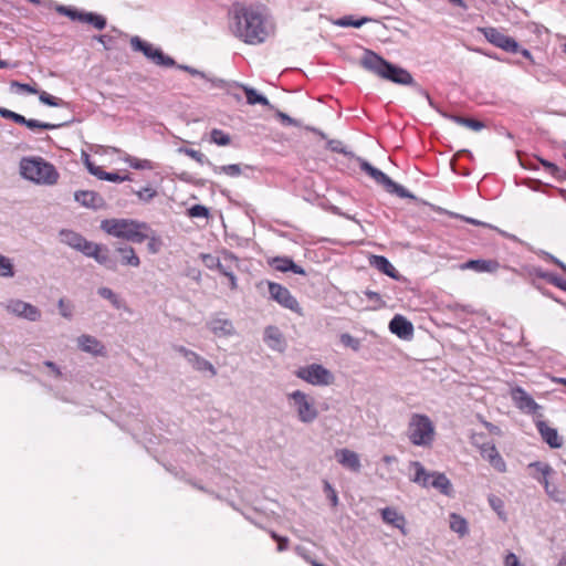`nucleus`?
Listing matches in <instances>:
<instances>
[{
    "label": "nucleus",
    "mask_w": 566,
    "mask_h": 566,
    "mask_svg": "<svg viewBox=\"0 0 566 566\" xmlns=\"http://www.w3.org/2000/svg\"><path fill=\"white\" fill-rule=\"evenodd\" d=\"M230 14V29L237 38L248 44H259L265 41L269 34L266 21L258 7L234 3Z\"/></svg>",
    "instance_id": "nucleus-1"
},
{
    "label": "nucleus",
    "mask_w": 566,
    "mask_h": 566,
    "mask_svg": "<svg viewBox=\"0 0 566 566\" xmlns=\"http://www.w3.org/2000/svg\"><path fill=\"white\" fill-rule=\"evenodd\" d=\"M360 64L366 70L392 83L400 85H412L415 83L412 75L407 70L389 63L371 51H366Z\"/></svg>",
    "instance_id": "nucleus-2"
},
{
    "label": "nucleus",
    "mask_w": 566,
    "mask_h": 566,
    "mask_svg": "<svg viewBox=\"0 0 566 566\" xmlns=\"http://www.w3.org/2000/svg\"><path fill=\"white\" fill-rule=\"evenodd\" d=\"M101 229L107 234L127 240L133 243H143L149 238L150 227L145 222L132 219H105L101 222Z\"/></svg>",
    "instance_id": "nucleus-3"
},
{
    "label": "nucleus",
    "mask_w": 566,
    "mask_h": 566,
    "mask_svg": "<svg viewBox=\"0 0 566 566\" xmlns=\"http://www.w3.org/2000/svg\"><path fill=\"white\" fill-rule=\"evenodd\" d=\"M20 174L38 185L52 186L59 180L56 168L41 157H24L20 161Z\"/></svg>",
    "instance_id": "nucleus-4"
},
{
    "label": "nucleus",
    "mask_w": 566,
    "mask_h": 566,
    "mask_svg": "<svg viewBox=\"0 0 566 566\" xmlns=\"http://www.w3.org/2000/svg\"><path fill=\"white\" fill-rule=\"evenodd\" d=\"M407 436L413 446L429 448L436 438V427L428 416L412 413L408 422Z\"/></svg>",
    "instance_id": "nucleus-5"
},
{
    "label": "nucleus",
    "mask_w": 566,
    "mask_h": 566,
    "mask_svg": "<svg viewBox=\"0 0 566 566\" xmlns=\"http://www.w3.org/2000/svg\"><path fill=\"white\" fill-rule=\"evenodd\" d=\"M287 399L295 409L301 422L312 423L318 417L314 398L304 391L295 390L287 395Z\"/></svg>",
    "instance_id": "nucleus-6"
},
{
    "label": "nucleus",
    "mask_w": 566,
    "mask_h": 566,
    "mask_svg": "<svg viewBox=\"0 0 566 566\" xmlns=\"http://www.w3.org/2000/svg\"><path fill=\"white\" fill-rule=\"evenodd\" d=\"M359 168L380 185L387 192L395 193L400 198H415L405 187L391 180L385 172L371 166L368 161L359 159Z\"/></svg>",
    "instance_id": "nucleus-7"
},
{
    "label": "nucleus",
    "mask_w": 566,
    "mask_h": 566,
    "mask_svg": "<svg viewBox=\"0 0 566 566\" xmlns=\"http://www.w3.org/2000/svg\"><path fill=\"white\" fill-rule=\"evenodd\" d=\"M295 376L313 386H328L335 380L334 375L319 364H311L300 367Z\"/></svg>",
    "instance_id": "nucleus-8"
},
{
    "label": "nucleus",
    "mask_w": 566,
    "mask_h": 566,
    "mask_svg": "<svg viewBox=\"0 0 566 566\" xmlns=\"http://www.w3.org/2000/svg\"><path fill=\"white\" fill-rule=\"evenodd\" d=\"M130 46L134 51L142 52L147 59L154 62L156 65L171 67L176 65L172 57L165 55L164 52L155 48L153 44L142 40L135 35L130 39Z\"/></svg>",
    "instance_id": "nucleus-9"
},
{
    "label": "nucleus",
    "mask_w": 566,
    "mask_h": 566,
    "mask_svg": "<svg viewBox=\"0 0 566 566\" xmlns=\"http://www.w3.org/2000/svg\"><path fill=\"white\" fill-rule=\"evenodd\" d=\"M511 398L517 409L522 412L532 415L534 419L543 418L539 406L522 387L516 386L511 390Z\"/></svg>",
    "instance_id": "nucleus-10"
},
{
    "label": "nucleus",
    "mask_w": 566,
    "mask_h": 566,
    "mask_svg": "<svg viewBox=\"0 0 566 566\" xmlns=\"http://www.w3.org/2000/svg\"><path fill=\"white\" fill-rule=\"evenodd\" d=\"M269 293L271 298L277 302L281 306L295 313H301L298 302L285 286L279 283L269 282Z\"/></svg>",
    "instance_id": "nucleus-11"
},
{
    "label": "nucleus",
    "mask_w": 566,
    "mask_h": 566,
    "mask_svg": "<svg viewBox=\"0 0 566 566\" xmlns=\"http://www.w3.org/2000/svg\"><path fill=\"white\" fill-rule=\"evenodd\" d=\"M6 310L18 317L25 318L30 322H36L41 318V311L36 306L22 300L13 298L8 301Z\"/></svg>",
    "instance_id": "nucleus-12"
},
{
    "label": "nucleus",
    "mask_w": 566,
    "mask_h": 566,
    "mask_svg": "<svg viewBox=\"0 0 566 566\" xmlns=\"http://www.w3.org/2000/svg\"><path fill=\"white\" fill-rule=\"evenodd\" d=\"M85 256L93 258L107 270H117V261L112 256L109 248L105 244L92 242L91 245L87 247Z\"/></svg>",
    "instance_id": "nucleus-13"
},
{
    "label": "nucleus",
    "mask_w": 566,
    "mask_h": 566,
    "mask_svg": "<svg viewBox=\"0 0 566 566\" xmlns=\"http://www.w3.org/2000/svg\"><path fill=\"white\" fill-rule=\"evenodd\" d=\"M485 39L493 45L511 53H517L520 45L511 36L506 35L502 31L495 28H485L483 30Z\"/></svg>",
    "instance_id": "nucleus-14"
},
{
    "label": "nucleus",
    "mask_w": 566,
    "mask_h": 566,
    "mask_svg": "<svg viewBox=\"0 0 566 566\" xmlns=\"http://www.w3.org/2000/svg\"><path fill=\"white\" fill-rule=\"evenodd\" d=\"M528 469H535L536 471H541V475L533 474V478L538 481L545 489V492L548 496L554 500H557L556 493L557 489L552 485L548 481V478L554 473L553 468L544 462H532L528 464Z\"/></svg>",
    "instance_id": "nucleus-15"
},
{
    "label": "nucleus",
    "mask_w": 566,
    "mask_h": 566,
    "mask_svg": "<svg viewBox=\"0 0 566 566\" xmlns=\"http://www.w3.org/2000/svg\"><path fill=\"white\" fill-rule=\"evenodd\" d=\"M534 423L543 441L551 448L559 449L563 447V438L558 434L557 430L552 428L543 418L534 419Z\"/></svg>",
    "instance_id": "nucleus-16"
},
{
    "label": "nucleus",
    "mask_w": 566,
    "mask_h": 566,
    "mask_svg": "<svg viewBox=\"0 0 566 566\" xmlns=\"http://www.w3.org/2000/svg\"><path fill=\"white\" fill-rule=\"evenodd\" d=\"M479 449L482 458L486 460L494 470L500 473L506 471V463L493 443H482L479 446Z\"/></svg>",
    "instance_id": "nucleus-17"
},
{
    "label": "nucleus",
    "mask_w": 566,
    "mask_h": 566,
    "mask_svg": "<svg viewBox=\"0 0 566 566\" xmlns=\"http://www.w3.org/2000/svg\"><path fill=\"white\" fill-rule=\"evenodd\" d=\"M77 345L81 350L92 354L93 356L105 357L107 355L104 344L92 335H81L77 338Z\"/></svg>",
    "instance_id": "nucleus-18"
},
{
    "label": "nucleus",
    "mask_w": 566,
    "mask_h": 566,
    "mask_svg": "<svg viewBox=\"0 0 566 566\" xmlns=\"http://www.w3.org/2000/svg\"><path fill=\"white\" fill-rule=\"evenodd\" d=\"M337 462L352 472H359L361 468L358 453L353 450L343 448L335 451Z\"/></svg>",
    "instance_id": "nucleus-19"
},
{
    "label": "nucleus",
    "mask_w": 566,
    "mask_h": 566,
    "mask_svg": "<svg viewBox=\"0 0 566 566\" xmlns=\"http://www.w3.org/2000/svg\"><path fill=\"white\" fill-rule=\"evenodd\" d=\"M501 268L499 261L489 259H480V260H469L462 264L459 265V269L464 270H472L479 273L486 272V273H495Z\"/></svg>",
    "instance_id": "nucleus-20"
},
{
    "label": "nucleus",
    "mask_w": 566,
    "mask_h": 566,
    "mask_svg": "<svg viewBox=\"0 0 566 566\" xmlns=\"http://www.w3.org/2000/svg\"><path fill=\"white\" fill-rule=\"evenodd\" d=\"M60 238L63 243L82 252L84 255L87 251V247L92 243V241L86 240L82 234L72 230H62Z\"/></svg>",
    "instance_id": "nucleus-21"
},
{
    "label": "nucleus",
    "mask_w": 566,
    "mask_h": 566,
    "mask_svg": "<svg viewBox=\"0 0 566 566\" xmlns=\"http://www.w3.org/2000/svg\"><path fill=\"white\" fill-rule=\"evenodd\" d=\"M263 340L273 350L284 352L286 348V342L282 332L276 326H268L264 329Z\"/></svg>",
    "instance_id": "nucleus-22"
},
{
    "label": "nucleus",
    "mask_w": 566,
    "mask_h": 566,
    "mask_svg": "<svg viewBox=\"0 0 566 566\" xmlns=\"http://www.w3.org/2000/svg\"><path fill=\"white\" fill-rule=\"evenodd\" d=\"M389 329L400 338H410L413 334L412 324L401 315H395L389 323Z\"/></svg>",
    "instance_id": "nucleus-23"
},
{
    "label": "nucleus",
    "mask_w": 566,
    "mask_h": 566,
    "mask_svg": "<svg viewBox=\"0 0 566 566\" xmlns=\"http://www.w3.org/2000/svg\"><path fill=\"white\" fill-rule=\"evenodd\" d=\"M75 200L86 208L99 209L104 206L103 197L92 190H80L74 195Z\"/></svg>",
    "instance_id": "nucleus-24"
},
{
    "label": "nucleus",
    "mask_w": 566,
    "mask_h": 566,
    "mask_svg": "<svg viewBox=\"0 0 566 566\" xmlns=\"http://www.w3.org/2000/svg\"><path fill=\"white\" fill-rule=\"evenodd\" d=\"M269 264L276 271L287 272L291 271L295 274L305 275V271L302 266L293 262L287 256H275L269 261Z\"/></svg>",
    "instance_id": "nucleus-25"
},
{
    "label": "nucleus",
    "mask_w": 566,
    "mask_h": 566,
    "mask_svg": "<svg viewBox=\"0 0 566 566\" xmlns=\"http://www.w3.org/2000/svg\"><path fill=\"white\" fill-rule=\"evenodd\" d=\"M188 363L192 366V368L197 371H208L212 377L217 375V369L214 366L207 360L206 358L201 357L197 353H192L190 355V358L188 359Z\"/></svg>",
    "instance_id": "nucleus-26"
},
{
    "label": "nucleus",
    "mask_w": 566,
    "mask_h": 566,
    "mask_svg": "<svg viewBox=\"0 0 566 566\" xmlns=\"http://www.w3.org/2000/svg\"><path fill=\"white\" fill-rule=\"evenodd\" d=\"M116 252L120 254V263L123 265L138 268L140 265V259L136 254L134 248L125 245L117 247Z\"/></svg>",
    "instance_id": "nucleus-27"
},
{
    "label": "nucleus",
    "mask_w": 566,
    "mask_h": 566,
    "mask_svg": "<svg viewBox=\"0 0 566 566\" xmlns=\"http://www.w3.org/2000/svg\"><path fill=\"white\" fill-rule=\"evenodd\" d=\"M411 467L415 469V476L412 481L423 488H428L432 481L433 472H428L418 461L411 462Z\"/></svg>",
    "instance_id": "nucleus-28"
},
{
    "label": "nucleus",
    "mask_w": 566,
    "mask_h": 566,
    "mask_svg": "<svg viewBox=\"0 0 566 566\" xmlns=\"http://www.w3.org/2000/svg\"><path fill=\"white\" fill-rule=\"evenodd\" d=\"M371 265L379 270L381 273L396 279L398 275L395 266L389 262V260L382 255H374L371 260Z\"/></svg>",
    "instance_id": "nucleus-29"
},
{
    "label": "nucleus",
    "mask_w": 566,
    "mask_h": 566,
    "mask_svg": "<svg viewBox=\"0 0 566 566\" xmlns=\"http://www.w3.org/2000/svg\"><path fill=\"white\" fill-rule=\"evenodd\" d=\"M240 87L243 90V92L245 94L248 104H250V105L261 104L263 106H268L270 109L274 108V106L270 104L269 99L265 96L259 94L256 90L249 87L247 85H243V84L240 85Z\"/></svg>",
    "instance_id": "nucleus-30"
},
{
    "label": "nucleus",
    "mask_w": 566,
    "mask_h": 566,
    "mask_svg": "<svg viewBox=\"0 0 566 566\" xmlns=\"http://www.w3.org/2000/svg\"><path fill=\"white\" fill-rule=\"evenodd\" d=\"M381 517L385 523L390 524L398 528H403V525L406 523L405 517L397 512L396 509L392 507H385L381 510Z\"/></svg>",
    "instance_id": "nucleus-31"
},
{
    "label": "nucleus",
    "mask_w": 566,
    "mask_h": 566,
    "mask_svg": "<svg viewBox=\"0 0 566 566\" xmlns=\"http://www.w3.org/2000/svg\"><path fill=\"white\" fill-rule=\"evenodd\" d=\"M210 331L217 336H227L232 334V323L228 319L214 318L209 323Z\"/></svg>",
    "instance_id": "nucleus-32"
},
{
    "label": "nucleus",
    "mask_w": 566,
    "mask_h": 566,
    "mask_svg": "<svg viewBox=\"0 0 566 566\" xmlns=\"http://www.w3.org/2000/svg\"><path fill=\"white\" fill-rule=\"evenodd\" d=\"M430 485L439 490L440 493L444 495H451L452 493V484L443 473L433 472V478Z\"/></svg>",
    "instance_id": "nucleus-33"
},
{
    "label": "nucleus",
    "mask_w": 566,
    "mask_h": 566,
    "mask_svg": "<svg viewBox=\"0 0 566 566\" xmlns=\"http://www.w3.org/2000/svg\"><path fill=\"white\" fill-rule=\"evenodd\" d=\"M81 22L92 24L97 30H103L106 27V18L93 12H83Z\"/></svg>",
    "instance_id": "nucleus-34"
},
{
    "label": "nucleus",
    "mask_w": 566,
    "mask_h": 566,
    "mask_svg": "<svg viewBox=\"0 0 566 566\" xmlns=\"http://www.w3.org/2000/svg\"><path fill=\"white\" fill-rule=\"evenodd\" d=\"M371 21L370 18H361V19H355L353 15H345V17H342L337 20H335L333 23L335 25H338V27H342V28H348V27H354V28H360L361 25H364L365 23Z\"/></svg>",
    "instance_id": "nucleus-35"
},
{
    "label": "nucleus",
    "mask_w": 566,
    "mask_h": 566,
    "mask_svg": "<svg viewBox=\"0 0 566 566\" xmlns=\"http://www.w3.org/2000/svg\"><path fill=\"white\" fill-rule=\"evenodd\" d=\"M450 528L458 533L460 536H464L468 533L467 521L457 513L450 514Z\"/></svg>",
    "instance_id": "nucleus-36"
},
{
    "label": "nucleus",
    "mask_w": 566,
    "mask_h": 566,
    "mask_svg": "<svg viewBox=\"0 0 566 566\" xmlns=\"http://www.w3.org/2000/svg\"><path fill=\"white\" fill-rule=\"evenodd\" d=\"M15 275L14 265L10 258L0 254V277L10 279Z\"/></svg>",
    "instance_id": "nucleus-37"
},
{
    "label": "nucleus",
    "mask_w": 566,
    "mask_h": 566,
    "mask_svg": "<svg viewBox=\"0 0 566 566\" xmlns=\"http://www.w3.org/2000/svg\"><path fill=\"white\" fill-rule=\"evenodd\" d=\"M212 167V171L214 174H226L230 177H238L242 174V169L240 165L231 164V165H224V166H216L210 165Z\"/></svg>",
    "instance_id": "nucleus-38"
},
{
    "label": "nucleus",
    "mask_w": 566,
    "mask_h": 566,
    "mask_svg": "<svg viewBox=\"0 0 566 566\" xmlns=\"http://www.w3.org/2000/svg\"><path fill=\"white\" fill-rule=\"evenodd\" d=\"M125 161L134 169H155V164L149 159H139L133 156H127L125 158Z\"/></svg>",
    "instance_id": "nucleus-39"
},
{
    "label": "nucleus",
    "mask_w": 566,
    "mask_h": 566,
    "mask_svg": "<svg viewBox=\"0 0 566 566\" xmlns=\"http://www.w3.org/2000/svg\"><path fill=\"white\" fill-rule=\"evenodd\" d=\"M210 142L219 146H228L231 143V138L223 130L213 128L210 133Z\"/></svg>",
    "instance_id": "nucleus-40"
},
{
    "label": "nucleus",
    "mask_w": 566,
    "mask_h": 566,
    "mask_svg": "<svg viewBox=\"0 0 566 566\" xmlns=\"http://www.w3.org/2000/svg\"><path fill=\"white\" fill-rule=\"evenodd\" d=\"M453 119L455 123L462 125V126H465L472 130H480L484 127V124L478 119H474V118H468V117H462V116H453Z\"/></svg>",
    "instance_id": "nucleus-41"
},
{
    "label": "nucleus",
    "mask_w": 566,
    "mask_h": 566,
    "mask_svg": "<svg viewBox=\"0 0 566 566\" xmlns=\"http://www.w3.org/2000/svg\"><path fill=\"white\" fill-rule=\"evenodd\" d=\"M93 175L96 176L101 180H107V181H112V182H122V181L129 179V177L127 175L120 176L116 172H106L104 170H98L97 172L93 171Z\"/></svg>",
    "instance_id": "nucleus-42"
},
{
    "label": "nucleus",
    "mask_w": 566,
    "mask_h": 566,
    "mask_svg": "<svg viewBox=\"0 0 566 566\" xmlns=\"http://www.w3.org/2000/svg\"><path fill=\"white\" fill-rule=\"evenodd\" d=\"M179 151L184 153L187 156H189L190 158H192L193 160H196L200 165H203V164L211 165V163L206 158V156L202 153H200L199 150H195L192 148L181 147V148H179Z\"/></svg>",
    "instance_id": "nucleus-43"
},
{
    "label": "nucleus",
    "mask_w": 566,
    "mask_h": 566,
    "mask_svg": "<svg viewBox=\"0 0 566 566\" xmlns=\"http://www.w3.org/2000/svg\"><path fill=\"white\" fill-rule=\"evenodd\" d=\"M97 293L101 297L108 300L114 307H120L119 297L109 287H99Z\"/></svg>",
    "instance_id": "nucleus-44"
},
{
    "label": "nucleus",
    "mask_w": 566,
    "mask_h": 566,
    "mask_svg": "<svg viewBox=\"0 0 566 566\" xmlns=\"http://www.w3.org/2000/svg\"><path fill=\"white\" fill-rule=\"evenodd\" d=\"M11 88H15L18 93H28V94H39V90L36 84L30 85L25 83H20L18 81H11Z\"/></svg>",
    "instance_id": "nucleus-45"
},
{
    "label": "nucleus",
    "mask_w": 566,
    "mask_h": 566,
    "mask_svg": "<svg viewBox=\"0 0 566 566\" xmlns=\"http://www.w3.org/2000/svg\"><path fill=\"white\" fill-rule=\"evenodd\" d=\"M40 101L49 106H63L65 102L59 97L52 96L46 92H39Z\"/></svg>",
    "instance_id": "nucleus-46"
},
{
    "label": "nucleus",
    "mask_w": 566,
    "mask_h": 566,
    "mask_svg": "<svg viewBox=\"0 0 566 566\" xmlns=\"http://www.w3.org/2000/svg\"><path fill=\"white\" fill-rule=\"evenodd\" d=\"M22 125H25L28 128H30L32 130H34V129H54L57 127L56 125L40 122L36 119H27V123H22Z\"/></svg>",
    "instance_id": "nucleus-47"
},
{
    "label": "nucleus",
    "mask_w": 566,
    "mask_h": 566,
    "mask_svg": "<svg viewBox=\"0 0 566 566\" xmlns=\"http://www.w3.org/2000/svg\"><path fill=\"white\" fill-rule=\"evenodd\" d=\"M56 10L59 13L66 15L72 20H77V21H81V17L83 13V11H78L76 9H73L70 7H64V6H60Z\"/></svg>",
    "instance_id": "nucleus-48"
},
{
    "label": "nucleus",
    "mask_w": 566,
    "mask_h": 566,
    "mask_svg": "<svg viewBox=\"0 0 566 566\" xmlns=\"http://www.w3.org/2000/svg\"><path fill=\"white\" fill-rule=\"evenodd\" d=\"M0 115L3 117V118H7V119H11L13 120L14 123L17 124H20L22 125V123H27V118L18 113H14L10 109H7V108H2L0 111Z\"/></svg>",
    "instance_id": "nucleus-49"
},
{
    "label": "nucleus",
    "mask_w": 566,
    "mask_h": 566,
    "mask_svg": "<svg viewBox=\"0 0 566 566\" xmlns=\"http://www.w3.org/2000/svg\"><path fill=\"white\" fill-rule=\"evenodd\" d=\"M94 39L102 43L105 50H113L116 48V40L109 34L95 35Z\"/></svg>",
    "instance_id": "nucleus-50"
},
{
    "label": "nucleus",
    "mask_w": 566,
    "mask_h": 566,
    "mask_svg": "<svg viewBox=\"0 0 566 566\" xmlns=\"http://www.w3.org/2000/svg\"><path fill=\"white\" fill-rule=\"evenodd\" d=\"M146 240H148V250L151 253H157L160 249L161 241L159 238L155 237L154 231L151 229L149 230V238H147Z\"/></svg>",
    "instance_id": "nucleus-51"
},
{
    "label": "nucleus",
    "mask_w": 566,
    "mask_h": 566,
    "mask_svg": "<svg viewBox=\"0 0 566 566\" xmlns=\"http://www.w3.org/2000/svg\"><path fill=\"white\" fill-rule=\"evenodd\" d=\"M270 536L277 543V551L283 552L286 551L289 547V538L280 536L274 531L270 532Z\"/></svg>",
    "instance_id": "nucleus-52"
},
{
    "label": "nucleus",
    "mask_w": 566,
    "mask_h": 566,
    "mask_svg": "<svg viewBox=\"0 0 566 566\" xmlns=\"http://www.w3.org/2000/svg\"><path fill=\"white\" fill-rule=\"evenodd\" d=\"M324 491L328 497V500L331 501V504L333 507L337 506L338 504V496H337V493L336 491L334 490V488L328 483V482H325L324 484Z\"/></svg>",
    "instance_id": "nucleus-53"
},
{
    "label": "nucleus",
    "mask_w": 566,
    "mask_h": 566,
    "mask_svg": "<svg viewBox=\"0 0 566 566\" xmlns=\"http://www.w3.org/2000/svg\"><path fill=\"white\" fill-rule=\"evenodd\" d=\"M275 116H276V118L280 119V122L283 125H286V126H298V123L294 118L290 117L287 114L281 112L279 109L275 111Z\"/></svg>",
    "instance_id": "nucleus-54"
},
{
    "label": "nucleus",
    "mask_w": 566,
    "mask_h": 566,
    "mask_svg": "<svg viewBox=\"0 0 566 566\" xmlns=\"http://www.w3.org/2000/svg\"><path fill=\"white\" fill-rule=\"evenodd\" d=\"M201 260L205 266L210 270H214L219 265V259L212 254H201Z\"/></svg>",
    "instance_id": "nucleus-55"
},
{
    "label": "nucleus",
    "mask_w": 566,
    "mask_h": 566,
    "mask_svg": "<svg viewBox=\"0 0 566 566\" xmlns=\"http://www.w3.org/2000/svg\"><path fill=\"white\" fill-rule=\"evenodd\" d=\"M340 342L345 345V346H349L354 349H358L359 347V342L358 339L354 338L352 335L349 334H343L340 336Z\"/></svg>",
    "instance_id": "nucleus-56"
},
{
    "label": "nucleus",
    "mask_w": 566,
    "mask_h": 566,
    "mask_svg": "<svg viewBox=\"0 0 566 566\" xmlns=\"http://www.w3.org/2000/svg\"><path fill=\"white\" fill-rule=\"evenodd\" d=\"M191 217H208V209L200 205H195L189 209Z\"/></svg>",
    "instance_id": "nucleus-57"
},
{
    "label": "nucleus",
    "mask_w": 566,
    "mask_h": 566,
    "mask_svg": "<svg viewBox=\"0 0 566 566\" xmlns=\"http://www.w3.org/2000/svg\"><path fill=\"white\" fill-rule=\"evenodd\" d=\"M504 566H523L514 553H509L504 559Z\"/></svg>",
    "instance_id": "nucleus-58"
},
{
    "label": "nucleus",
    "mask_w": 566,
    "mask_h": 566,
    "mask_svg": "<svg viewBox=\"0 0 566 566\" xmlns=\"http://www.w3.org/2000/svg\"><path fill=\"white\" fill-rule=\"evenodd\" d=\"M327 148L331 149L334 153L342 154L344 153V149L342 147V142L336 139H331L327 142Z\"/></svg>",
    "instance_id": "nucleus-59"
},
{
    "label": "nucleus",
    "mask_w": 566,
    "mask_h": 566,
    "mask_svg": "<svg viewBox=\"0 0 566 566\" xmlns=\"http://www.w3.org/2000/svg\"><path fill=\"white\" fill-rule=\"evenodd\" d=\"M44 366L51 370V373L54 375L55 378L62 377V371L55 363H53L51 360H46V361H44Z\"/></svg>",
    "instance_id": "nucleus-60"
},
{
    "label": "nucleus",
    "mask_w": 566,
    "mask_h": 566,
    "mask_svg": "<svg viewBox=\"0 0 566 566\" xmlns=\"http://www.w3.org/2000/svg\"><path fill=\"white\" fill-rule=\"evenodd\" d=\"M174 349L179 353L180 355H182L187 360L190 358V355H192V350L186 348L185 346H174Z\"/></svg>",
    "instance_id": "nucleus-61"
},
{
    "label": "nucleus",
    "mask_w": 566,
    "mask_h": 566,
    "mask_svg": "<svg viewBox=\"0 0 566 566\" xmlns=\"http://www.w3.org/2000/svg\"><path fill=\"white\" fill-rule=\"evenodd\" d=\"M365 295L373 302L381 303V305L384 304V302L381 301V296L377 292L368 290L365 292Z\"/></svg>",
    "instance_id": "nucleus-62"
},
{
    "label": "nucleus",
    "mask_w": 566,
    "mask_h": 566,
    "mask_svg": "<svg viewBox=\"0 0 566 566\" xmlns=\"http://www.w3.org/2000/svg\"><path fill=\"white\" fill-rule=\"evenodd\" d=\"M59 308H60V312H61L62 316H64V317H71V312H70V311H69V308L65 306L64 300H60V301H59Z\"/></svg>",
    "instance_id": "nucleus-63"
},
{
    "label": "nucleus",
    "mask_w": 566,
    "mask_h": 566,
    "mask_svg": "<svg viewBox=\"0 0 566 566\" xmlns=\"http://www.w3.org/2000/svg\"><path fill=\"white\" fill-rule=\"evenodd\" d=\"M85 165L88 169V171L93 175V171L97 172L98 170H103L101 167H96L94 166L91 161H90V157L88 155H85Z\"/></svg>",
    "instance_id": "nucleus-64"
}]
</instances>
